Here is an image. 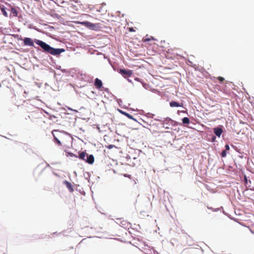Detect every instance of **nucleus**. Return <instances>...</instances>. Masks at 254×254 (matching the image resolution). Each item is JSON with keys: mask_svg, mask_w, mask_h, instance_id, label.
Here are the masks:
<instances>
[{"mask_svg": "<svg viewBox=\"0 0 254 254\" xmlns=\"http://www.w3.org/2000/svg\"><path fill=\"white\" fill-rule=\"evenodd\" d=\"M52 133L55 142L58 145L62 146L65 145L66 142V139L68 138L66 133L57 130H54Z\"/></svg>", "mask_w": 254, "mask_h": 254, "instance_id": "nucleus-1", "label": "nucleus"}, {"mask_svg": "<svg viewBox=\"0 0 254 254\" xmlns=\"http://www.w3.org/2000/svg\"><path fill=\"white\" fill-rule=\"evenodd\" d=\"M64 51V49H55L49 46V53L52 55L58 56Z\"/></svg>", "mask_w": 254, "mask_h": 254, "instance_id": "nucleus-2", "label": "nucleus"}, {"mask_svg": "<svg viewBox=\"0 0 254 254\" xmlns=\"http://www.w3.org/2000/svg\"><path fill=\"white\" fill-rule=\"evenodd\" d=\"M119 72L122 74L124 78L130 77L133 73L132 70L126 69H120Z\"/></svg>", "mask_w": 254, "mask_h": 254, "instance_id": "nucleus-3", "label": "nucleus"}, {"mask_svg": "<svg viewBox=\"0 0 254 254\" xmlns=\"http://www.w3.org/2000/svg\"><path fill=\"white\" fill-rule=\"evenodd\" d=\"M82 25L89 27L92 29H94L96 27V24L92 23L88 21H83L80 23Z\"/></svg>", "mask_w": 254, "mask_h": 254, "instance_id": "nucleus-4", "label": "nucleus"}, {"mask_svg": "<svg viewBox=\"0 0 254 254\" xmlns=\"http://www.w3.org/2000/svg\"><path fill=\"white\" fill-rule=\"evenodd\" d=\"M36 43L41 48H42L45 51H48V44L40 40H37Z\"/></svg>", "mask_w": 254, "mask_h": 254, "instance_id": "nucleus-5", "label": "nucleus"}, {"mask_svg": "<svg viewBox=\"0 0 254 254\" xmlns=\"http://www.w3.org/2000/svg\"><path fill=\"white\" fill-rule=\"evenodd\" d=\"M23 41L25 45L30 46H33L34 45L32 39L29 38H25Z\"/></svg>", "mask_w": 254, "mask_h": 254, "instance_id": "nucleus-6", "label": "nucleus"}, {"mask_svg": "<svg viewBox=\"0 0 254 254\" xmlns=\"http://www.w3.org/2000/svg\"><path fill=\"white\" fill-rule=\"evenodd\" d=\"M94 85L97 89H99L102 87L103 84L102 81L97 78L95 80Z\"/></svg>", "mask_w": 254, "mask_h": 254, "instance_id": "nucleus-7", "label": "nucleus"}, {"mask_svg": "<svg viewBox=\"0 0 254 254\" xmlns=\"http://www.w3.org/2000/svg\"><path fill=\"white\" fill-rule=\"evenodd\" d=\"M85 161L89 164H92L94 162V157L93 155H87Z\"/></svg>", "mask_w": 254, "mask_h": 254, "instance_id": "nucleus-8", "label": "nucleus"}, {"mask_svg": "<svg viewBox=\"0 0 254 254\" xmlns=\"http://www.w3.org/2000/svg\"><path fill=\"white\" fill-rule=\"evenodd\" d=\"M213 129L215 135L218 137H220L223 132L222 129L220 127H216Z\"/></svg>", "mask_w": 254, "mask_h": 254, "instance_id": "nucleus-9", "label": "nucleus"}, {"mask_svg": "<svg viewBox=\"0 0 254 254\" xmlns=\"http://www.w3.org/2000/svg\"><path fill=\"white\" fill-rule=\"evenodd\" d=\"M64 184L66 186L70 192H72L73 191L72 185L70 183L67 181H64Z\"/></svg>", "mask_w": 254, "mask_h": 254, "instance_id": "nucleus-10", "label": "nucleus"}, {"mask_svg": "<svg viewBox=\"0 0 254 254\" xmlns=\"http://www.w3.org/2000/svg\"><path fill=\"white\" fill-rule=\"evenodd\" d=\"M10 12H11L10 16H11L12 17L17 16L18 11L16 10V9L14 7H11Z\"/></svg>", "mask_w": 254, "mask_h": 254, "instance_id": "nucleus-11", "label": "nucleus"}, {"mask_svg": "<svg viewBox=\"0 0 254 254\" xmlns=\"http://www.w3.org/2000/svg\"><path fill=\"white\" fill-rule=\"evenodd\" d=\"M88 154L84 152H82L79 154V158L85 161Z\"/></svg>", "mask_w": 254, "mask_h": 254, "instance_id": "nucleus-12", "label": "nucleus"}, {"mask_svg": "<svg viewBox=\"0 0 254 254\" xmlns=\"http://www.w3.org/2000/svg\"><path fill=\"white\" fill-rule=\"evenodd\" d=\"M170 105L171 107H181L182 106V105H180L179 103L175 102V101H172L170 103Z\"/></svg>", "mask_w": 254, "mask_h": 254, "instance_id": "nucleus-13", "label": "nucleus"}, {"mask_svg": "<svg viewBox=\"0 0 254 254\" xmlns=\"http://www.w3.org/2000/svg\"><path fill=\"white\" fill-rule=\"evenodd\" d=\"M121 113L123 115L126 116L127 117L128 119L134 120V119L133 118V116L132 115H130L129 114L126 113L125 112H121Z\"/></svg>", "mask_w": 254, "mask_h": 254, "instance_id": "nucleus-14", "label": "nucleus"}, {"mask_svg": "<svg viewBox=\"0 0 254 254\" xmlns=\"http://www.w3.org/2000/svg\"><path fill=\"white\" fill-rule=\"evenodd\" d=\"M151 40H155V39L152 36H150V38L145 37V38H143L142 39V41L144 42L149 41Z\"/></svg>", "mask_w": 254, "mask_h": 254, "instance_id": "nucleus-15", "label": "nucleus"}, {"mask_svg": "<svg viewBox=\"0 0 254 254\" xmlns=\"http://www.w3.org/2000/svg\"><path fill=\"white\" fill-rule=\"evenodd\" d=\"M0 9H1V10L3 15L5 17H7L8 14H7V12L6 11L5 8L3 6H2V7H0Z\"/></svg>", "mask_w": 254, "mask_h": 254, "instance_id": "nucleus-16", "label": "nucleus"}, {"mask_svg": "<svg viewBox=\"0 0 254 254\" xmlns=\"http://www.w3.org/2000/svg\"><path fill=\"white\" fill-rule=\"evenodd\" d=\"M183 123L184 124H187L190 123V119L187 117H185L182 120Z\"/></svg>", "mask_w": 254, "mask_h": 254, "instance_id": "nucleus-17", "label": "nucleus"}, {"mask_svg": "<svg viewBox=\"0 0 254 254\" xmlns=\"http://www.w3.org/2000/svg\"><path fill=\"white\" fill-rule=\"evenodd\" d=\"M244 181H245V185L246 186L248 185V182H249L250 183H251V181L250 180H248L246 176H245V178H244Z\"/></svg>", "mask_w": 254, "mask_h": 254, "instance_id": "nucleus-18", "label": "nucleus"}, {"mask_svg": "<svg viewBox=\"0 0 254 254\" xmlns=\"http://www.w3.org/2000/svg\"><path fill=\"white\" fill-rule=\"evenodd\" d=\"M227 153L226 150H223L221 153V156L222 157H225L226 156Z\"/></svg>", "mask_w": 254, "mask_h": 254, "instance_id": "nucleus-19", "label": "nucleus"}, {"mask_svg": "<svg viewBox=\"0 0 254 254\" xmlns=\"http://www.w3.org/2000/svg\"><path fill=\"white\" fill-rule=\"evenodd\" d=\"M218 80H219L220 82H223L224 81V78L223 77L219 76L217 77Z\"/></svg>", "mask_w": 254, "mask_h": 254, "instance_id": "nucleus-20", "label": "nucleus"}, {"mask_svg": "<svg viewBox=\"0 0 254 254\" xmlns=\"http://www.w3.org/2000/svg\"><path fill=\"white\" fill-rule=\"evenodd\" d=\"M225 149H226V150H229L230 149V147H229V146L228 144H226L225 146Z\"/></svg>", "mask_w": 254, "mask_h": 254, "instance_id": "nucleus-21", "label": "nucleus"}, {"mask_svg": "<svg viewBox=\"0 0 254 254\" xmlns=\"http://www.w3.org/2000/svg\"><path fill=\"white\" fill-rule=\"evenodd\" d=\"M128 30L129 32H134L135 31V30H134L133 27H129L128 28Z\"/></svg>", "mask_w": 254, "mask_h": 254, "instance_id": "nucleus-22", "label": "nucleus"}, {"mask_svg": "<svg viewBox=\"0 0 254 254\" xmlns=\"http://www.w3.org/2000/svg\"><path fill=\"white\" fill-rule=\"evenodd\" d=\"M124 176L125 177H127V178H130V179L131 178V176L130 175L124 174Z\"/></svg>", "mask_w": 254, "mask_h": 254, "instance_id": "nucleus-23", "label": "nucleus"}, {"mask_svg": "<svg viewBox=\"0 0 254 254\" xmlns=\"http://www.w3.org/2000/svg\"><path fill=\"white\" fill-rule=\"evenodd\" d=\"M248 187L250 188V190H254V188L253 187L252 188H251L250 186H249Z\"/></svg>", "mask_w": 254, "mask_h": 254, "instance_id": "nucleus-24", "label": "nucleus"}, {"mask_svg": "<svg viewBox=\"0 0 254 254\" xmlns=\"http://www.w3.org/2000/svg\"><path fill=\"white\" fill-rule=\"evenodd\" d=\"M55 15L57 16V17H58V16H60V15L58 14V13H55Z\"/></svg>", "mask_w": 254, "mask_h": 254, "instance_id": "nucleus-25", "label": "nucleus"}, {"mask_svg": "<svg viewBox=\"0 0 254 254\" xmlns=\"http://www.w3.org/2000/svg\"><path fill=\"white\" fill-rule=\"evenodd\" d=\"M223 92L224 93H227V91H226L225 89H223Z\"/></svg>", "mask_w": 254, "mask_h": 254, "instance_id": "nucleus-26", "label": "nucleus"}, {"mask_svg": "<svg viewBox=\"0 0 254 254\" xmlns=\"http://www.w3.org/2000/svg\"><path fill=\"white\" fill-rule=\"evenodd\" d=\"M215 137H213V141H214V140H215Z\"/></svg>", "mask_w": 254, "mask_h": 254, "instance_id": "nucleus-27", "label": "nucleus"}]
</instances>
